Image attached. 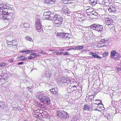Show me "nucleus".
Segmentation results:
<instances>
[{
    "mask_svg": "<svg viewBox=\"0 0 121 121\" xmlns=\"http://www.w3.org/2000/svg\"><path fill=\"white\" fill-rule=\"evenodd\" d=\"M53 17L54 22V24L55 26L57 27L59 26L60 25L62 24L63 20L62 16L59 14H56L54 15Z\"/></svg>",
    "mask_w": 121,
    "mask_h": 121,
    "instance_id": "f257e3e1",
    "label": "nucleus"
},
{
    "mask_svg": "<svg viewBox=\"0 0 121 121\" xmlns=\"http://www.w3.org/2000/svg\"><path fill=\"white\" fill-rule=\"evenodd\" d=\"M38 98L44 104L48 105L51 103V100L49 97L43 94L39 95Z\"/></svg>",
    "mask_w": 121,
    "mask_h": 121,
    "instance_id": "f03ea898",
    "label": "nucleus"
},
{
    "mask_svg": "<svg viewBox=\"0 0 121 121\" xmlns=\"http://www.w3.org/2000/svg\"><path fill=\"white\" fill-rule=\"evenodd\" d=\"M70 82V80L63 77L61 78L60 80L57 82V83L60 87L64 86H67L69 85Z\"/></svg>",
    "mask_w": 121,
    "mask_h": 121,
    "instance_id": "7ed1b4c3",
    "label": "nucleus"
},
{
    "mask_svg": "<svg viewBox=\"0 0 121 121\" xmlns=\"http://www.w3.org/2000/svg\"><path fill=\"white\" fill-rule=\"evenodd\" d=\"M57 115L60 118L65 120L69 117V115L66 111L63 110H59L57 112Z\"/></svg>",
    "mask_w": 121,
    "mask_h": 121,
    "instance_id": "20e7f679",
    "label": "nucleus"
},
{
    "mask_svg": "<svg viewBox=\"0 0 121 121\" xmlns=\"http://www.w3.org/2000/svg\"><path fill=\"white\" fill-rule=\"evenodd\" d=\"M91 28L99 33H101L103 30V26L99 25L94 24L92 26Z\"/></svg>",
    "mask_w": 121,
    "mask_h": 121,
    "instance_id": "39448f33",
    "label": "nucleus"
},
{
    "mask_svg": "<svg viewBox=\"0 0 121 121\" xmlns=\"http://www.w3.org/2000/svg\"><path fill=\"white\" fill-rule=\"evenodd\" d=\"M105 21L106 25L109 26V27L110 29H111L110 28V26L112 28L114 27V24H115V22H113V20L111 18H106Z\"/></svg>",
    "mask_w": 121,
    "mask_h": 121,
    "instance_id": "423d86ee",
    "label": "nucleus"
},
{
    "mask_svg": "<svg viewBox=\"0 0 121 121\" xmlns=\"http://www.w3.org/2000/svg\"><path fill=\"white\" fill-rule=\"evenodd\" d=\"M35 24L36 30L38 31L39 32L42 31L43 30L42 27H41V24L40 23V19L39 18H38L37 19Z\"/></svg>",
    "mask_w": 121,
    "mask_h": 121,
    "instance_id": "0eeeda50",
    "label": "nucleus"
},
{
    "mask_svg": "<svg viewBox=\"0 0 121 121\" xmlns=\"http://www.w3.org/2000/svg\"><path fill=\"white\" fill-rule=\"evenodd\" d=\"M51 12L50 11L46 12L44 13L43 17V19L47 20H51Z\"/></svg>",
    "mask_w": 121,
    "mask_h": 121,
    "instance_id": "6e6552de",
    "label": "nucleus"
},
{
    "mask_svg": "<svg viewBox=\"0 0 121 121\" xmlns=\"http://www.w3.org/2000/svg\"><path fill=\"white\" fill-rule=\"evenodd\" d=\"M0 19H8L9 16L6 17V15H4L3 14V10L2 9H0Z\"/></svg>",
    "mask_w": 121,
    "mask_h": 121,
    "instance_id": "1a4fd4ad",
    "label": "nucleus"
},
{
    "mask_svg": "<svg viewBox=\"0 0 121 121\" xmlns=\"http://www.w3.org/2000/svg\"><path fill=\"white\" fill-rule=\"evenodd\" d=\"M67 91L69 93H71L72 92H73L74 93H75L76 91H75V89H73V87L70 85L69 86L67 87Z\"/></svg>",
    "mask_w": 121,
    "mask_h": 121,
    "instance_id": "9d476101",
    "label": "nucleus"
},
{
    "mask_svg": "<svg viewBox=\"0 0 121 121\" xmlns=\"http://www.w3.org/2000/svg\"><path fill=\"white\" fill-rule=\"evenodd\" d=\"M97 0H89V4L94 7L97 4Z\"/></svg>",
    "mask_w": 121,
    "mask_h": 121,
    "instance_id": "9b49d317",
    "label": "nucleus"
},
{
    "mask_svg": "<svg viewBox=\"0 0 121 121\" xmlns=\"http://www.w3.org/2000/svg\"><path fill=\"white\" fill-rule=\"evenodd\" d=\"M65 34L64 35V39H65L66 40L69 39L71 37L70 35L69 34H68L66 33H64Z\"/></svg>",
    "mask_w": 121,
    "mask_h": 121,
    "instance_id": "f8f14e48",
    "label": "nucleus"
},
{
    "mask_svg": "<svg viewBox=\"0 0 121 121\" xmlns=\"http://www.w3.org/2000/svg\"><path fill=\"white\" fill-rule=\"evenodd\" d=\"M117 53L114 50H112L111 52L110 57L112 58H114L115 56Z\"/></svg>",
    "mask_w": 121,
    "mask_h": 121,
    "instance_id": "ddd939ff",
    "label": "nucleus"
},
{
    "mask_svg": "<svg viewBox=\"0 0 121 121\" xmlns=\"http://www.w3.org/2000/svg\"><path fill=\"white\" fill-rule=\"evenodd\" d=\"M56 0H45V3L48 4H52L54 3Z\"/></svg>",
    "mask_w": 121,
    "mask_h": 121,
    "instance_id": "4468645a",
    "label": "nucleus"
},
{
    "mask_svg": "<svg viewBox=\"0 0 121 121\" xmlns=\"http://www.w3.org/2000/svg\"><path fill=\"white\" fill-rule=\"evenodd\" d=\"M108 10L111 12H116L115 8L112 6H111L108 9Z\"/></svg>",
    "mask_w": 121,
    "mask_h": 121,
    "instance_id": "2eb2a0df",
    "label": "nucleus"
},
{
    "mask_svg": "<svg viewBox=\"0 0 121 121\" xmlns=\"http://www.w3.org/2000/svg\"><path fill=\"white\" fill-rule=\"evenodd\" d=\"M110 1L109 0H103L102 2V4L106 6L109 5L110 3Z\"/></svg>",
    "mask_w": 121,
    "mask_h": 121,
    "instance_id": "dca6fc26",
    "label": "nucleus"
},
{
    "mask_svg": "<svg viewBox=\"0 0 121 121\" xmlns=\"http://www.w3.org/2000/svg\"><path fill=\"white\" fill-rule=\"evenodd\" d=\"M92 17H93V18H96V17H98V15L97 13L95 11H92Z\"/></svg>",
    "mask_w": 121,
    "mask_h": 121,
    "instance_id": "f3484780",
    "label": "nucleus"
},
{
    "mask_svg": "<svg viewBox=\"0 0 121 121\" xmlns=\"http://www.w3.org/2000/svg\"><path fill=\"white\" fill-rule=\"evenodd\" d=\"M83 47L82 46L78 45L75 48H72L74 50H79L83 48Z\"/></svg>",
    "mask_w": 121,
    "mask_h": 121,
    "instance_id": "a211bd4d",
    "label": "nucleus"
},
{
    "mask_svg": "<svg viewBox=\"0 0 121 121\" xmlns=\"http://www.w3.org/2000/svg\"><path fill=\"white\" fill-rule=\"evenodd\" d=\"M69 10L67 8V7L65 6L63 7L62 8V11L63 13L65 14L68 10Z\"/></svg>",
    "mask_w": 121,
    "mask_h": 121,
    "instance_id": "6ab92c4d",
    "label": "nucleus"
},
{
    "mask_svg": "<svg viewBox=\"0 0 121 121\" xmlns=\"http://www.w3.org/2000/svg\"><path fill=\"white\" fill-rule=\"evenodd\" d=\"M89 106L87 105H85L84 106V107L83 108V109L84 110H90L91 108L90 107H89Z\"/></svg>",
    "mask_w": 121,
    "mask_h": 121,
    "instance_id": "aec40b11",
    "label": "nucleus"
},
{
    "mask_svg": "<svg viewBox=\"0 0 121 121\" xmlns=\"http://www.w3.org/2000/svg\"><path fill=\"white\" fill-rule=\"evenodd\" d=\"M5 107V103L2 101L0 102V108H4Z\"/></svg>",
    "mask_w": 121,
    "mask_h": 121,
    "instance_id": "412c9836",
    "label": "nucleus"
},
{
    "mask_svg": "<svg viewBox=\"0 0 121 121\" xmlns=\"http://www.w3.org/2000/svg\"><path fill=\"white\" fill-rule=\"evenodd\" d=\"M9 13V14L7 15H6V17H7V16H9L8 17V19H11L12 18V16H13V14L12 13Z\"/></svg>",
    "mask_w": 121,
    "mask_h": 121,
    "instance_id": "4be33fe9",
    "label": "nucleus"
},
{
    "mask_svg": "<svg viewBox=\"0 0 121 121\" xmlns=\"http://www.w3.org/2000/svg\"><path fill=\"white\" fill-rule=\"evenodd\" d=\"M33 50H28L26 49L25 50L24 49V50L22 52L23 53V52H26V53L27 54L28 53H29L31 52H33Z\"/></svg>",
    "mask_w": 121,
    "mask_h": 121,
    "instance_id": "5701e85b",
    "label": "nucleus"
},
{
    "mask_svg": "<svg viewBox=\"0 0 121 121\" xmlns=\"http://www.w3.org/2000/svg\"><path fill=\"white\" fill-rule=\"evenodd\" d=\"M97 106H98V104L96 103L93 104L92 105V107L93 108L96 109Z\"/></svg>",
    "mask_w": 121,
    "mask_h": 121,
    "instance_id": "b1692460",
    "label": "nucleus"
},
{
    "mask_svg": "<svg viewBox=\"0 0 121 121\" xmlns=\"http://www.w3.org/2000/svg\"><path fill=\"white\" fill-rule=\"evenodd\" d=\"M2 10H3V13L4 15H7L8 14V13H7V12L6 11L7 10L4 8Z\"/></svg>",
    "mask_w": 121,
    "mask_h": 121,
    "instance_id": "393cba45",
    "label": "nucleus"
},
{
    "mask_svg": "<svg viewBox=\"0 0 121 121\" xmlns=\"http://www.w3.org/2000/svg\"><path fill=\"white\" fill-rule=\"evenodd\" d=\"M25 38L27 40L31 41L32 40V38H31L29 36H26Z\"/></svg>",
    "mask_w": 121,
    "mask_h": 121,
    "instance_id": "a878e982",
    "label": "nucleus"
},
{
    "mask_svg": "<svg viewBox=\"0 0 121 121\" xmlns=\"http://www.w3.org/2000/svg\"><path fill=\"white\" fill-rule=\"evenodd\" d=\"M6 11L7 12V13H8V14H9V13H13L14 12V10L13 9H12V8H11V9H10L9 10H7Z\"/></svg>",
    "mask_w": 121,
    "mask_h": 121,
    "instance_id": "bb28decb",
    "label": "nucleus"
},
{
    "mask_svg": "<svg viewBox=\"0 0 121 121\" xmlns=\"http://www.w3.org/2000/svg\"><path fill=\"white\" fill-rule=\"evenodd\" d=\"M46 76L47 78H49L51 77V74L48 71H46L45 73Z\"/></svg>",
    "mask_w": 121,
    "mask_h": 121,
    "instance_id": "cd10ccee",
    "label": "nucleus"
},
{
    "mask_svg": "<svg viewBox=\"0 0 121 121\" xmlns=\"http://www.w3.org/2000/svg\"><path fill=\"white\" fill-rule=\"evenodd\" d=\"M24 28H28L29 27V26H30L29 24L28 23L24 24Z\"/></svg>",
    "mask_w": 121,
    "mask_h": 121,
    "instance_id": "c85d7f7f",
    "label": "nucleus"
},
{
    "mask_svg": "<svg viewBox=\"0 0 121 121\" xmlns=\"http://www.w3.org/2000/svg\"><path fill=\"white\" fill-rule=\"evenodd\" d=\"M5 4L4 3H2V4H0V9H2L4 8V6L5 5Z\"/></svg>",
    "mask_w": 121,
    "mask_h": 121,
    "instance_id": "c756f323",
    "label": "nucleus"
},
{
    "mask_svg": "<svg viewBox=\"0 0 121 121\" xmlns=\"http://www.w3.org/2000/svg\"><path fill=\"white\" fill-rule=\"evenodd\" d=\"M92 57L94 58H96L98 59L101 58V57H100L99 56L96 55H92Z\"/></svg>",
    "mask_w": 121,
    "mask_h": 121,
    "instance_id": "7c9ffc66",
    "label": "nucleus"
},
{
    "mask_svg": "<svg viewBox=\"0 0 121 121\" xmlns=\"http://www.w3.org/2000/svg\"><path fill=\"white\" fill-rule=\"evenodd\" d=\"M108 55L109 53H108L106 52H105L103 54V56L104 57L107 56H108Z\"/></svg>",
    "mask_w": 121,
    "mask_h": 121,
    "instance_id": "2f4dec72",
    "label": "nucleus"
},
{
    "mask_svg": "<svg viewBox=\"0 0 121 121\" xmlns=\"http://www.w3.org/2000/svg\"><path fill=\"white\" fill-rule=\"evenodd\" d=\"M98 106L97 107L96 110H97L99 111H101V110L100 109V108L101 106H100L98 104Z\"/></svg>",
    "mask_w": 121,
    "mask_h": 121,
    "instance_id": "473e14b6",
    "label": "nucleus"
},
{
    "mask_svg": "<svg viewBox=\"0 0 121 121\" xmlns=\"http://www.w3.org/2000/svg\"><path fill=\"white\" fill-rule=\"evenodd\" d=\"M4 8L6 9L7 10H9L10 9H11V8L7 6L6 4L4 6Z\"/></svg>",
    "mask_w": 121,
    "mask_h": 121,
    "instance_id": "72a5a7b5",
    "label": "nucleus"
},
{
    "mask_svg": "<svg viewBox=\"0 0 121 121\" xmlns=\"http://www.w3.org/2000/svg\"><path fill=\"white\" fill-rule=\"evenodd\" d=\"M35 57L34 56H32L30 55V56L28 57V58L29 60L35 58Z\"/></svg>",
    "mask_w": 121,
    "mask_h": 121,
    "instance_id": "f704fd0d",
    "label": "nucleus"
},
{
    "mask_svg": "<svg viewBox=\"0 0 121 121\" xmlns=\"http://www.w3.org/2000/svg\"><path fill=\"white\" fill-rule=\"evenodd\" d=\"M71 13V12L69 11V10H68L66 13H65V14L67 15L68 16H70V14Z\"/></svg>",
    "mask_w": 121,
    "mask_h": 121,
    "instance_id": "c9c22d12",
    "label": "nucleus"
},
{
    "mask_svg": "<svg viewBox=\"0 0 121 121\" xmlns=\"http://www.w3.org/2000/svg\"><path fill=\"white\" fill-rule=\"evenodd\" d=\"M6 63H1L0 64V67H2L6 65Z\"/></svg>",
    "mask_w": 121,
    "mask_h": 121,
    "instance_id": "e433bc0d",
    "label": "nucleus"
},
{
    "mask_svg": "<svg viewBox=\"0 0 121 121\" xmlns=\"http://www.w3.org/2000/svg\"><path fill=\"white\" fill-rule=\"evenodd\" d=\"M52 93L55 96H57V90L56 91H53Z\"/></svg>",
    "mask_w": 121,
    "mask_h": 121,
    "instance_id": "4c0bfd02",
    "label": "nucleus"
},
{
    "mask_svg": "<svg viewBox=\"0 0 121 121\" xmlns=\"http://www.w3.org/2000/svg\"><path fill=\"white\" fill-rule=\"evenodd\" d=\"M57 90V89L55 88V89H50V92L52 93L53 92V91H56Z\"/></svg>",
    "mask_w": 121,
    "mask_h": 121,
    "instance_id": "58836bf2",
    "label": "nucleus"
},
{
    "mask_svg": "<svg viewBox=\"0 0 121 121\" xmlns=\"http://www.w3.org/2000/svg\"><path fill=\"white\" fill-rule=\"evenodd\" d=\"M105 39H101L100 40V42L103 43L104 44H105Z\"/></svg>",
    "mask_w": 121,
    "mask_h": 121,
    "instance_id": "ea45409f",
    "label": "nucleus"
},
{
    "mask_svg": "<svg viewBox=\"0 0 121 121\" xmlns=\"http://www.w3.org/2000/svg\"><path fill=\"white\" fill-rule=\"evenodd\" d=\"M63 33H59L57 34V36H59L60 38L62 35V34H63Z\"/></svg>",
    "mask_w": 121,
    "mask_h": 121,
    "instance_id": "a19ab883",
    "label": "nucleus"
},
{
    "mask_svg": "<svg viewBox=\"0 0 121 121\" xmlns=\"http://www.w3.org/2000/svg\"><path fill=\"white\" fill-rule=\"evenodd\" d=\"M94 98V97L92 95L90 96L89 97V99H90L91 100H92Z\"/></svg>",
    "mask_w": 121,
    "mask_h": 121,
    "instance_id": "79ce46f5",
    "label": "nucleus"
},
{
    "mask_svg": "<svg viewBox=\"0 0 121 121\" xmlns=\"http://www.w3.org/2000/svg\"><path fill=\"white\" fill-rule=\"evenodd\" d=\"M92 10V9H89L86 10V11L87 12H90V13H91L92 12V11H91Z\"/></svg>",
    "mask_w": 121,
    "mask_h": 121,
    "instance_id": "37998d69",
    "label": "nucleus"
},
{
    "mask_svg": "<svg viewBox=\"0 0 121 121\" xmlns=\"http://www.w3.org/2000/svg\"><path fill=\"white\" fill-rule=\"evenodd\" d=\"M63 53V52H59L56 53V55H60L62 54Z\"/></svg>",
    "mask_w": 121,
    "mask_h": 121,
    "instance_id": "c03bdc74",
    "label": "nucleus"
},
{
    "mask_svg": "<svg viewBox=\"0 0 121 121\" xmlns=\"http://www.w3.org/2000/svg\"><path fill=\"white\" fill-rule=\"evenodd\" d=\"M87 13V14L88 15L90 16H91H91H92V13H90V12H88L87 11H86Z\"/></svg>",
    "mask_w": 121,
    "mask_h": 121,
    "instance_id": "a18cd8bd",
    "label": "nucleus"
},
{
    "mask_svg": "<svg viewBox=\"0 0 121 121\" xmlns=\"http://www.w3.org/2000/svg\"><path fill=\"white\" fill-rule=\"evenodd\" d=\"M6 43L9 45H11L12 44L11 42H10L8 40L7 41Z\"/></svg>",
    "mask_w": 121,
    "mask_h": 121,
    "instance_id": "49530a36",
    "label": "nucleus"
},
{
    "mask_svg": "<svg viewBox=\"0 0 121 121\" xmlns=\"http://www.w3.org/2000/svg\"><path fill=\"white\" fill-rule=\"evenodd\" d=\"M30 55L32 56H37L36 54L35 53H31L30 54Z\"/></svg>",
    "mask_w": 121,
    "mask_h": 121,
    "instance_id": "de8ad7c7",
    "label": "nucleus"
},
{
    "mask_svg": "<svg viewBox=\"0 0 121 121\" xmlns=\"http://www.w3.org/2000/svg\"><path fill=\"white\" fill-rule=\"evenodd\" d=\"M23 62H21L18 63L17 65H22L23 64Z\"/></svg>",
    "mask_w": 121,
    "mask_h": 121,
    "instance_id": "09e8293b",
    "label": "nucleus"
},
{
    "mask_svg": "<svg viewBox=\"0 0 121 121\" xmlns=\"http://www.w3.org/2000/svg\"><path fill=\"white\" fill-rule=\"evenodd\" d=\"M69 53L68 52H64L63 53L64 55H69Z\"/></svg>",
    "mask_w": 121,
    "mask_h": 121,
    "instance_id": "8fccbe9b",
    "label": "nucleus"
},
{
    "mask_svg": "<svg viewBox=\"0 0 121 121\" xmlns=\"http://www.w3.org/2000/svg\"><path fill=\"white\" fill-rule=\"evenodd\" d=\"M64 34H65L64 33H63V34H62V35L61 36L60 38H62L64 39V37L63 36H64Z\"/></svg>",
    "mask_w": 121,
    "mask_h": 121,
    "instance_id": "3c124183",
    "label": "nucleus"
},
{
    "mask_svg": "<svg viewBox=\"0 0 121 121\" xmlns=\"http://www.w3.org/2000/svg\"><path fill=\"white\" fill-rule=\"evenodd\" d=\"M11 46L12 47H14V48H16V45H14V44H11Z\"/></svg>",
    "mask_w": 121,
    "mask_h": 121,
    "instance_id": "603ef678",
    "label": "nucleus"
},
{
    "mask_svg": "<svg viewBox=\"0 0 121 121\" xmlns=\"http://www.w3.org/2000/svg\"><path fill=\"white\" fill-rule=\"evenodd\" d=\"M105 108L104 107H102L101 106L100 108V109L101 110H101H104Z\"/></svg>",
    "mask_w": 121,
    "mask_h": 121,
    "instance_id": "864d4df0",
    "label": "nucleus"
},
{
    "mask_svg": "<svg viewBox=\"0 0 121 121\" xmlns=\"http://www.w3.org/2000/svg\"><path fill=\"white\" fill-rule=\"evenodd\" d=\"M8 61L9 62L11 63L12 62H13L14 60H12H12L10 59V60H9Z\"/></svg>",
    "mask_w": 121,
    "mask_h": 121,
    "instance_id": "5fc2aeb1",
    "label": "nucleus"
},
{
    "mask_svg": "<svg viewBox=\"0 0 121 121\" xmlns=\"http://www.w3.org/2000/svg\"><path fill=\"white\" fill-rule=\"evenodd\" d=\"M108 41H109V40L108 39H106V40L105 39V43H108ZM108 43H107L106 44H108Z\"/></svg>",
    "mask_w": 121,
    "mask_h": 121,
    "instance_id": "6e6d98bb",
    "label": "nucleus"
},
{
    "mask_svg": "<svg viewBox=\"0 0 121 121\" xmlns=\"http://www.w3.org/2000/svg\"><path fill=\"white\" fill-rule=\"evenodd\" d=\"M13 44L15 45H17V41L14 42V43Z\"/></svg>",
    "mask_w": 121,
    "mask_h": 121,
    "instance_id": "4d7b16f0",
    "label": "nucleus"
},
{
    "mask_svg": "<svg viewBox=\"0 0 121 121\" xmlns=\"http://www.w3.org/2000/svg\"><path fill=\"white\" fill-rule=\"evenodd\" d=\"M73 87V89L74 88H75V90H76L77 89L76 88V86L75 85H74L73 86H72Z\"/></svg>",
    "mask_w": 121,
    "mask_h": 121,
    "instance_id": "13d9d810",
    "label": "nucleus"
},
{
    "mask_svg": "<svg viewBox=\"0 0 121 121\" xmlns=\"http://www.w3.org/2000/svg\"><path fill=\"white\" fill-rule=\"evenodd\" d=\"M75 1H73V0H71V1H70V3H73L74 2H75Z\"/></svg>",
    "mask_w": 121,
    "mask_h": 121,
    "instance_id": "bf43d9fd",
    "label": "nucleus"
},
{
    "mask_svg": "<svg viewBox=\"0 0 121 121\" xmlns=\"http://www.w3.org/2000/svg\"><path fill=\"white\" fill-rule=\"evenodd\" d=\"M89 54L90 55H93V54H94V53L92 52H90L89 53Z\"/></svg>",
    "mask_w": 121,
    "mask_h": 121,
    "instance_id": "052dcab7",
    "label": "nucleus"
},
{
    "mask_svg": "<svg viewBox=\"0 0 121 121\" xmlns=\"http://www.w3.org/2000/svg\"><path fill=\"white\" fill-rule=\"evenodd\" d=\"M98 104H99V105H102V106H103V104H102V103H101V102L99 103Z\"/></svg>",
    "mask_w": 121,
    "mask_h": 121,
    "instance_id": "680f3d73",
    "label": "nucleus"
},
{
    "mask_svg": "<svg viewBox=\"0 0 121 121\" xmlns=\"http://www.w3.org/2000/svg\"><path fill=\"white\" fill-rule=\"evenodd\" d=\"M29 29V28H26V29L25 30V31H26V32H27L28 31V30Z\"/></svg>",
    "mask_w": 121,
    "mask_h": 121,
    "instance_id": "e2e57ef3",
    "label": "nucleus"
},
{
    "mask_svg": "<svg viewBox=\"0 0 121 121\" xmlns=\"http://www.w3.org/2000/svg\"><path fill=\"white\" fill-rule=\"evenodd\" d=\"M117 71H119V70H121V69H120L119 68H118L117 67Z\"/></svg>",
    "mask_w": 121,
    "mask_h": 121,
    "instance_id": "0e129e2a",
    "label": "nucleus"
},
{
    "mask_svg": "<svg viewBox=\"0 0 121 121\" xmlns=\"http://www.w3.org/2000/svg\"><path fill=\"white\" fill-rule=\"evenodd\" d=\"M14 42H15L14 40H13V41H12V42H11L12 44H13L14 43Z\"/></svg>",
    "mask_w": 121,
    "mask_h": 121,
    "instance_id": "69168bd1",
    "label": "nucleus"
},
{
    "mask_svg": "<svg viewBox=\"0 0 121 121\" xmlns=\"http://www.w3.org/2000/svg\"><path fill=\"white\" fill-rule=\"evenodd\" d=\"M25 56H21V58H23V59H24L25 58Z\"/></svg>",
    "mask_w": 121,
    "mask_h": 121,
    "instance_id": "338daca9",
    "label": "nucleus"
},
{
    "mask_svg": "<svg viewBox=\"0 0 121 121\" xmlns=\"http://www.w3.org/2000/svg\"><path fill=\"white\" fill-rule=\"evenodd\" d=\"M25 60V59L24 58V59H21V60H20V61H21H21H24Z\"/></svg>",
    "mask_w": 121,
    "mask_h": 121,
    "instance_id": "774afa93",
    "label": "nucleus"
}]
</instances>
